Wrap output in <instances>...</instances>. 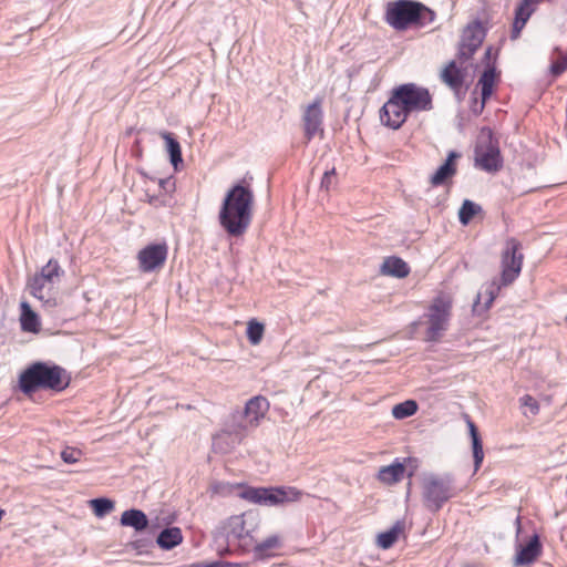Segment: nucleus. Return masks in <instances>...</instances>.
Listing matches in <instances>:
<instances>
[{"label": "nucleus", "instance_id": "de8ad7c7", "mask_svg": "<svg viewBox=\"0 0 567 567\" xmlns=\"http://www.w3.org/2000/svg\"><path fill=\"white\" fill-rule=\"evenodd\" d=\"M140 547H141V546H140V542H135V543H134V548H137V549H138Z\"/></svg>", "mask_w": 567, "mask_h": 567}, {"label": "nucleus", "instance_id": "49530a36", "mask_svg": "<svg viewBox=\"0 0 567 567\" xmlns=\"http://www.w3.org/2000/svg\"><path fill=\"white\" fill-rule=\"evenodd\" d=\"M543 0H530V6L537 4L542 2Z\"/></svg>", "mask_w": 567, "mask_h": 567}, {"label": "nucleus", "instance_id": "a18cd8bd", "mask_svg": "<svg viewBox=\"0 0 567 567\" xmlns=\"http://www.w3.org/2000/svg\"><path fill=\"white\" fill-rule=\"evenodd\" d=\"M516 525H517V529H519L520 528V517L519 516L516 517Z\"/></svg>", "mask_w": 567, "mask_h": 567}, {"label": "nucleus", "instance_id": "ea45409f", "mask_svg": "<svg viewBox=\"0 0 567 567\" xmlns=\"http://www.w3.org/2000/svg\"><path fill=\"white\" fill-rule=\"evenodd\" d=\"M567 70V55L559 58L550 65V73L553 76H559Z\"/></svg>", "mask_w": 567, "mask_h": 567}, {"label": "nucleus", "instance_id": "f257e3e1", "mask_svg": "<svg viewBox=\"0 0 567 567\" xmlns=\"http://www.w3.org/2000/svg\"><path fill=\"white\" fill-rule=\"evenodd\" d=\"M255 196L249 186L233 185L225 194L218 212L220 227L229 237L238 238L249 228L252 220Z\"/></svg>", "mask_w": 567, "mask_h": 567}, {"label": "nucleus", "instance_id": "bb28decb", "mask_svg": "<svg viewBox=\"0 0 567 567\" xmlns=\"http://www.w3.org/2000/svg\"><path fill=\"white\" fill-rule=\"evenodd\" d=\"M183 540L182 530L178 527L164 528L157 536V545L165 550L173 549Z\"/></svg>", "mask_w": 567, "mask_h": 567}, {"label": "nucleus", "instance_id": "e433bc0d", "mask_svg": "<svg viewBox=\"0 0 567 567\" xmlns=\"http://www.w3.org/2000/svg\"><path fill=\"white\" fill-rule=\"evenodd\" d=\"M264 330L265 329L262 323L256 320L249 321L247 327V338L251 344H258L261 341Z\"/></svg>", "mask_w": 567, "mask_h": 567}, {"label": "nucleus", "instance_id": "c9c22d12", "mask_svg": "<svg viewBox=\"0 0 567 567\" xmlns=\"http://www.w3.org/2000/svg\"><path fill=\"white\" fill-rule=\"evenodd\" d=\"M264 494H265V487L248 486L239 493V496L243 499L248 501L250 503L264 505V502H265Z\"/></svg>", "mask_w": 567, "mask_h": 567}, {"label": "nucleus", "instance_id": "f3484780", "mask_svg": "<svg viewBox=\"0 0 567 567\" xmlns=\"http://www.w3.org/2000/svg\"><path fill=\"white\" fill-rule=\"evenodd\" d=\"M27 289L30 295L40 300L45 308L52 309L56 307V299L50 293L53 286L48 281H44V279L39 277L37 274L28 279Z\"/></svg>", "mask_w": 567, "mask_h": 567}, {"label": "nucleus", "instance_id": "393cba45", "mask_svg": "<svg viewBox=\"0 0 567 567\" xmlns=\"http://www.w3.org/2000/svg\"><path fill=\"white\" fill-rule=\"evenodd\" d=\"M161 137L165 141L166 151L169 154V162L175 171H178V166L183 164L182 148L179 142L176 140L173 133L162 132Z\"/></svg>", "mask_w": 567, "mask_h": 567}, {"label": "nucleus", "instance_id": "58836bf2", "mask_svg": "<svg viewBox=\"0 0 567 567\" xmlns=\"http://www.w3.org/2000/svg\"><path fill=\"white\" fill-rule=\"evenodd\" d=\"M81 454L80 450L66 447L61 452V458L68 464H74L80 460Z\"/></svg>", "mask_w": 567, "mask_h": 567}, {"label": "nucleus", "instance_id": "dca6fc26", "mask_svg": "<svg viewBox=\"0 0 567 567\" xmlns=\"http://www.w3.org/2000/svg\"><path fill=\"white\" fill-rule=\"evenodd\" d=\"M302 492L293 486L265 487L266 506H278L286 503L298 502Z\"/></svg>", "mask_w": 567, "mask_h": 567}, {"label": "nucleus", "instance_id": "cd10ccee", "mask_svg": "<svg viewBox=\"0 0 567 567\" xmlns=\"http://www.w3.org/2000/svg\"><path fill=\"white\" fill-rule=\"evenodd\" d=\"M405 467L400 462H394L391 465L381 467L378 473L380 482L385 484H394L402 480Z\"/></svg>", "mask_w": 567, "mask_h": 567}, {"label": "nucleus", "instance_id": "a19ab883", "mask_svg": "<svg viewBox=\"0 0 567 567\" xmlns=\"http://www.w3.org/2000/svg\"><path fill=\"white\" fill-rule=\"evenodd\" d=\"M336 175V169L332 167L330 171H326L322 178L320 186L321 188H324L326 190H329L331 184H332V177Z\"/></svg>", "mask_w": 567, "mask_h": 567}, {"label": "nucleus", "instance_id": "423d86ee", "mask_svg": "<svg viewBox=\"0 0 567 567\" xmlns=\"http://www.w3.org/2000/svg\"><path fill=\"white\" fill-rule=\"evenodd\" d=\"M255 429V425L248 424V420L236 410L227 417L223 429L213 436V445L221 453H228L241 444Z\"/></svg>", "mask_w": 567, "mask_h": 567}, {"label": "nucleus", "instance_id": "aec40b11", "mask_svg": "<svg viewBox=\"0 0 567 567\" xmlns=\"http://www.w3.org/2000/svg\"><path fill=\"white\" fill-rule=\"evenodd\" d=\"M463 417L467 425L468 434H470V437L472 441L474 470L476 472L481 467L483 460H484L483 442H482L480 431H478L476 424L472 421L471 416L468 414H464Z\"/></svg>", "mask_w": 567, "mask_h": 567}, {"label": "nucleus", "instance_id": "4be33fe9", "mask_svg": "<svg viewBox=\"0 0 567 567\" xmlns=\"http://www.w3.org/2000/svg\"><path fill=\"white\" fill-rule=\"evenodd\" d=\"M542 544L538 535H534L528 543L523 546L515 558L516 566H527L532 564L540 554Z\"/></svg>", "mask_w": 567, "mask_h": 567}, {"label": "nucleus", "instance_id": "4c0bfd02", "mask_svg": "<svg viewBox=\"0 0 567 567\" xmlns=\"http://www.w3.org/2000/svg\"><path fill=\"white\" fill-rule=\"evenodd\" d=\"M520 406L524 409L523 414L527 415L529 412L532 415H536L539 412V404L535 398L529 394H525L519 399Z\"/></svg>", "mask_w": 567, "mask_h": 567}, {"label": "nucleus", "instance_id": "c756f323", "mask_svg": "<svg viewBox=\"0 0 567 567\" xmlns=\"http://www.w3.org/2000/svg\"><path fill=\"white\" fill-rule=\"evenodd\" d=\"M39 277L48 281L52 286L59 282L61 277L64 275V270L61 268L59 261L51 258L47 265H44L39 272H35Z\"/></svg>", "mask_w": 567, "mask_h": 567}, {"label": "nucleus", "instance_id": "1a4fd4ad", "mask_svg": "<svg viewBox=\"0 0 567 567\" xmlns=\"http://www.w3.org/2000/svg\"><path fill=\"white\" fill-rule=\"evenodd\" d=\"M454 480L450 474L429 475L422 484V494L426 508L439 512L443 504L454 496Z\"/></svg>", "mask_w": 567, "mask_h": 567}, {"label": "nucleus", "instance_id": "0eeeda50", "mask_svg": "<svg viewBox=\"0 0 567 567\" xmlns=\"http://www.w3.org/2000/svg\"><path fill=\"white\" fill-rule=\"evenodd\" d=\"M452 298L449 295L440 293L436 296L424 313L426 319L425 340L437 342L447 331L452 317Z\"/></svg>", "mask_w": 567, "mask_h": 567}, {"label": "nucleus", "instance_id": "79ce46f5", "mask_svg": "<svg viewBox=\"0 0 567 567\" xmlns=\"http://www.w3.org/2000/svg\"><path fill=\"white\" fill-rule=\"evenodd\" d=\"M158 184L159 187L166 193L173 192L175 188L174 182H172L169 178H161Z\"/></svg>", "mask_w": 567, "mask_h": 567}, {"label": "nucleus", "instance_id": "9d476101", "mask_svg": "<svg viewBox=\"0 0 567 567\" xmlns=\"http://www.w3.org/2000/svg\"><path fill=\"white\" fill-rule=\"evenodd\" d=\"M394 99L412 112L431 111L433 109L432 96L426 87L415 83L401 84L392 90Z\"/></svg>", "mask_w": 567, "mask_h": 567}, {"label": "nucleus", "instance_id": "c85d7f7f", "mask_svg": "<svg viewBox=\"0 0 567 567\" xmlns=\"http://www.w3.org/2000/svg\"><path fill=\"white\" fill-rule=\"evenodd\" d=\"M21 328L27 332H38L40 329V321L38 315L31 309L30 305L25 301L21 302Z\"/></svg>", "mask_w": 567, "mask_h": 567}, {"label": "nucleus", "instance_id": "7ed1b4c3", "mask_svg": "<svg viewBox=\"0 0 567 567\" xmlns=\"http://www.w3.org/2000/svg\"><path fill=\"white\" fill-rule=\"evenodd\" d=\"M522 244L516 238H508L502 252L501 282H493L484 292H478L473 305L476 313L488 310L495 300L501 286H508L519 276L523 267L524 255L520 252Z\"/></svg>", "mask_w": 567, "mask_h": 567}, {"label": "nucleus", "instance_id": "6ab92c4d", "mask_svg": "<svg viewBox=\"0 0 567 567\" xmlns=\"http://www.w3.org/2000/svg\"><path fill=\"white\" fill-rule=\"evenodd\" d=\"M461 157V153L451 151L447 154L445 162L439 166L435 173L431 176L430 183L432 186L437 187L444 185L456 174V161Z\"/></svg>", "mask_w": 567, "mask_h": 567}, {"label": "nucleus", "instance_id": "412c9836", "mask_svg": "<svg viewBox=\"0 0 567 567\" xmlns=\"http://www.w3.org/2000/svg\"><path fill=\"white\" fill-rule=\"evenodd\" d=\"M441 80L453 92H455L457 94L463 87V84L465 81V74L456 65V62L454 60H452L446 64V66L441 72Z\"/></svg>", "mask_w": 567, "mask_h": 567}, {"label": "nucleus", "instance_id": "ddd939ff", "mask_svg": "<svg viewBox=\"0 0 567 567\" xmlns=\"http://www.w3.org/2000/svg\"><path fill=\"white\" fill-rule=\"evenodd\" d=\"M167 258L166 244H151L140 250L138 267L143 272H152L161 268Z\"/></svg>", "mask_w": 567, "mask_h": 567}, {"label": "nucleus", "instance_id": "20e7f679", "mask_svg": "<svg viewBox=\"0 0 567 567\" xmlns=\"http://www.w3.org/2000/svg\"><path fill=\"white\" fill-rule=\"evenodd\" d=\"M385 22L396 31L410 28L422 29L436 20V13L422 2L414 0H396L386 3Z\"/></svg>", "mask_w": 567, "mask_h": 567}, {"label": "nucleus", "instance_id": "2eb2a0df", "mask_svg": "<svg viewBox=\"0 0 567 567\" xmlns=\"http://www.w3.org/2000/svg\"><path fill=\"white\" fill-rule=\"evenodd\" d=\"M491 55H492V48L489 47V48L486 49L485 54H484V60L486 62V68L483 71V73H482V75L480 76V80H478V85L481 86V97H482V100H481L480 109H475L474 110L475 113H481L484 110L487 100L493 94L494 84H495L496 79L498 76V73L496 71L495 64L494 63L493 64L489 63Z\"/></svg>", "mask_w": 567, "mask_h": 567}, {"label": "nucleus", "instance_id": "39448f33", "mask_svg": "<svg viewBox=\"0 0 567 567\" xmlns=\"http://www.w3.org/2000/svg\"><path fill=\"white\" fill-rule=\"evenodd\" d=\"M257 527V516L254 513H244L230 516L223 526L227 544L226 551L234 547L240 553H248L255 544L254 532Z\"/></svg>", "mask_w": 567, "mask_h": 567}, {"label": "nucleus", "instance_id": "a878e982", "mask_svg": "<svg viewBox=\"0 0 567 567\" xmlns=\"http://www.w3.org/2000/svg\"><path fill=\"white\" fill-rule=\"evenodd\" d=\"M382 272L396 278H404L410 274L409 265L400 257H388L382 264Z\"/></svg>", "mask_w": 567, "mask_h": 567}, {"label": "nucleus", "instance_id": "5701e85b", "mask_svg": "<svg viewBox=\"0 0 567 567\" xmlns=\"http://www.w3.org/2000/svg\"><path fill=\"white\" fill-rule=\"evenodd\" d=\"M120 524L125 527H132L135 532H144L148 527L146 514L137 508H131L121 515Z\"/></svg>", "mask_w": 567, "mask_h": 567}, {"label": "nucleus", "instance_id": "f03ea898", "mask_svg": "<svg viewBox=\"0 0 567 567\" xmlns=\"http://www.w3.org/2000/svg\"><path fill=\"white\" fill-rule=\"evenodd\" d=\"M70 381V375L62 367L37 361L28 365L20 373L19 389L29 396L39 390H50L60 393L69 386Z\"/></svg>", "mask_w": 567, "mask_h": 567}, {"label": "nucleus", "instance_id": "b1692460", "mask_svg": "<svg viewBox=\"0 0 567 567\" xmlns=\"http://www.w3.org/2000/svg\"><path fill=\"white\" fill-rule=\"evenodd\" d=\"M535 8L530 6V0H522L518 7L515 9V18L512 29V39H517L527 23L528 19L533 14Z\"/></svg>", "mask_w": 567, "mask_h": 567}, {"label": "nucleus", "instance_id": "f8f14e48", "mask_svg": "<svg viewBox=\"0 0 567 567\" xmlns=\"http://www.w3.org/2000/svg\"><path fill=\"white\" fill-rule=\"evenodd\" d=\"M301 122L306 144H308L317 135H319L320 138L323 137L324 127L321 97H316L310 104H308L303 109Z\"/></svg>", "mask_w": 567, "mask_h": 567}, {"label": "nucleus", "instance_id": "f704fd0d", "mask_svg": "<svg viewBox=\"0 0 567 567\" xmlns=\"http://www.w3.org/2000/svg\"><path fill=\"white\" fill-rule=\"evenodd\" d=\"M481 206L476 203L465 199L458 212V219L462 225H467L471 219L481 212Z\"/></svg>", "mask_w": 567, "mask_h": 567}, {"label": "nucleus", "instance_id": "4468645a", "mask_svg": "<svg viewBox=\"0 0 567 567\" xmlns=\"http://www.w3.org/2000/svg\"><path fill=\"white\" fill-rule=\"evenodd\" d=\"M411 114L404 105H402L399 100L394 99V92L390 99L385 102V104L380 109V120L381 122L393 128H400L404 122L408 120V116Z\"/></svg>", "mask_w": 567, "mask_h": 567}, {"label": "nucleus", "instance_id": "6e6552de", "mask_svg": "<svg viewBox=\"0 0 567 567\" xmlns=\"http://www.w3.org/2000/svg\"><path fill=\"white\" fill-rule=\"evenodd\" d=\"M474 153L475 166L481 169L494 173L503 167V157L501 155L498 140L494 137L489 128H482Z\"/></svg>", "mask_w": 567, "mask_h": 567}, {"label": "nucleus", "instance_id": "473e14b6", "mask_svg": "<svg viewBox=\"0 0 567 567\" xmlns=\"http://www.w3.org/2000/svg\"><path fill=\"white\" fill-rule=\"evenodd\" d=\"M417 411V403L414 400H406L395 404L392 409V415L396 420H403L412 416Z\"/></svg>", "mask_w": 567, "mask_h": 567}, {"label": "nucleus", "instance_id": "2f4dec72", "mask_svg": "<svg viewBox=\"0 0 567 567\" xmlns=\"http://www.w3.org/2000/svg\"><path fill=\"white\" fill-rule=\"evenodd\" d=\"M280 546V538L277 535H271L267 537L265 540L257 543L255 540V544L252 545L255 556L257 558H264L267 556V551L271 549H276Z\"/></svg>", "mask_w": 567, "mask_h": 567}, {"label": "nucleus", "instance_id": "7c9ffc66", "mask_svg": "<svg viewBox=\"0 0 567 567\" xmlns=\"http://www.w3.org/2000/svg\"><path fill=\"white\" fill-rule=\"evenodd\" d=\"M402 530L403 524L401 522H396L389 530L379 534L378 545L383 549L392 547Z\"/></svg>", "mask_w": 567, "mask_h": 567}, {"label": "nucleus", "instance_id": "72a5a7b5", "mask_svg": "<svg viewBox=\"0 0 567 567\" xmlns=\"http://www.w3.org/2000/svg\"><path fill=\"white\" fill-rule=\"evenodd\" d=\"M90 507L92 508L94 515L96 517H104L106 514L114 509L115 503L106 497H97L93 498L90 502Z\"/></svg>", "mask_w": 567, "mask_h": 567}, {"label": "nucleus", "instance_id": "c03bdc74", "mask_svg": "<svg viewBox=\"0 0 567 567\" xmlns=\"http://www.w3.org/2000/svg\"><path fill=\"white\" fill-rule=\"evenodd\" d=\"M147 202H148V204H151L153 206H158L161 204L159 197L156 195L147 194Z\"/></svg>", "mask_w": 567, "mask_h": 567}, {"label": "nucleus", "instance_id": "a211bd4d", "mask_svg": "<svg viewBox=\"0 0 567 567\" xmlns=\"http://www.w3.org/2000/svg\"><path fill=\"white\" fill-rule=\"evenodd\" d=\"M268 410V400L265 396L256 395L246 402L244 410H239V413L248 420V424L258 427Z\"/></svg>", "mask_w": 567, "mask_h": 567}, {"label": "nucleus", "instance_id": "37998d69", "mask_svg": "<svg viewBox=\"0 0 567 567\" xmlns=\"http://www.w3.org/2000/svg\"><path fill=\"white\" fill-rule=\"evenodd\" d=\"M194 567H236V565H233L230 563H225V561H213V563L195 565Z\"/></svg>", "mask_w": 567, "mask_h": 567}, {"label": "nucleus", "instance_id": "9b49d317", "mask_svg": "<svg viewBox=\"0 0 567 567\" xmlns=\"http://www.w3.org/2000/svg\"><path fill=\"white\" fill-rule=\"evenodd\" d=\"M487 33V29L482 21L474 20L470 22L462 31L457 45V59L464 63L473 58L475 52L482 45Z\"/></svg>", "mask_w": 567, "mask_h": 567}]
</instances>
